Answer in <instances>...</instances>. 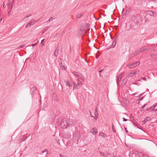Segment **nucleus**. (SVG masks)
<instances>
[{"label":"nucleus","instance_id":"nucleus-55","mask_svg":"<svg viewBox=\"0 0 157 157\" xmlns=\"http://www.w3.org/2000/svg\"><path fill=\"white\" fill-rule=\"evenodd\" d=\"M151 1H153L155 2H157V0H151Z\"/></svg>","mask_w":157,"mask_h":157},{"label":"nucleus","instance_id":"nucleus-1","mask_svg":"<svg viewBox=\"0 0 157 157\" xmlns=\"http://www.w3.org/2000/svg\"><path fill=\"white\" fill-rule=\"evenodd\" d=\"M82 82L79 80L78 79L77 80V83H76L75 82H73L74 84L73 89V90L75 89H77L78 88H80L82 85Z\"/></svg>","mask_w":157,"mask_h":157},{"label":"nucleus","instance_id":"nucleus-31","mask_svg":"<svg viewBox=\"0 0 157 157\" xmlns=\"http://www.w3.org/2000/svg\"><path fill=\"white\" fill-rule=\"evenodd\" d=\"M116 44V41H114L113 42L112 44V46L113 48H114L115 47V45Z\"/></svg>","mask_w":157,"mask_h":157},{"label":"nucleus","instance_id":"nucleus-16","mask_svg":"<svg viewBox=\"0 0 157 157\" xmlns=\"http://www.w3.org/2000/svg\"><path fill=\"white\" fill-rule=\"evenodd\" d=\"M147 49V48H145V47H143L140 49L139 52H140H140H144L146 51Z\"/></svg>","mask_w":157,"mask_h":157},{"label":"nucleus","instance_id":"nucleus-8","mask_svg":"<svg viewBox=\"0 0 157 157\" xmlns=\"http://www.w3.org/2000/svg\"><path fill=\"white\" fill-rule=\"evenodd\" d=\"M156 13L152 11H147V16H155L156 15Z\"/></svg>","mask_w":157,"mask_h":157},{"label":"nucleus","instance_id":"nucleus-45","mask_svg":"<svg viewBox=\"0 0 157 157\" xmlns=\"http://www.w3.org/2000/svg\"><path fill=\"white\" fill-rule=\"evenodd\" d=\"M44 39H43V40H42L41 41V43L43 44V45L44 44H43V42L44 41Z\"/></svg>","mask_w":157,"mask_h":157},{"label":"nucleus","instance_id":"nucleus-52","mask_svg":"<svg viewBox=\"0 0 157 157\" xmlns=\"http://www.w3.org/2000/svg\"><path fill=\"white\" fill-rule=\"evenodd\" d=\"M118 40V36H117L115 40V41H116V40Z\"/></svg>","mask_w":157,"mask_h":157},{"label":"nucleus","instance_id":"nucleus-25","mask_svg":"<svg viewBox=\"0 0 157 157\" xmlns=\"http://www.w3.org/2000/svg\"><path fill=\"white\" fill-rule=\"evenodd\" d=\"M62 59L61 58H59V64L60 65H62Z\"/></svg>","mask_w":157,"mask_h":157},{"label":"nucleus","instance_id":"nucleus-63","mask_svg":"<svg viewBox=\"0 0 157 157\" xmlns=\"http://www.w3.org/2000/svg\"><path fill=\"white\" fill-rule=\"evenodd\" d=\"M7 6H8V7L10 6V3H8V4Z\"/></svg>","mask_w":157,"mask_h":157},{"label":"nucleus","instance_id":"nucleus-33","mask_svg":"<svg viewBox=\"0 0 157 157\" xmlns=\"http://www.w3.org/2000/svg\"><path fill=\"white\" fill-rule=\"evenodd\" d=\"M145 48H147L146 50L147 52H150V50L151 49H150L148 47H145Z\"/></svg>","mask_w":157,"mask_h":157},{"label":"nucleus","instance_id":"nucleus-2","mask_svg":"<svg viewBox=\"0 0 157 157\" xmlns=\"http://www.w3.org/2000/svg\"><path fill=\"white\" fill-rule=\"evenodd\" d=\"M73 74L79 80H81L82 82H83L85 79V78L83 76L81 73L74 72Z\"/></svg>","mask_w":157,"mask_h":157},{"label":"nucleus","instance_id":"nucleus-64","mask_svg":"<svg viewBox=\"0 0 157 157\" xmlns=\"http://www.w3.org/2000/svg\"><path fill=\"white\" fill-rule=\"evenodd\" d=\"M60 52H62V48L61 47V48H60Z\"/></svg>","mask_w":157,"mask_h":157},{"label":"nucleus","instance_id":"nucleus-21","mask_svg":"<svg viewBox=\"0 0 157 157\" xmlns=\"http://www.w3.org/2000/svg\"><path fill=\"white\" fill-rule=\"evenodd\" d=\"M147 105V104H145L141 107L140 109L141 111L144 110V108Z\"/></svg>","mask_w":157,"mask_h":157},{"label":"nucleus","instance_id":"nucleus-22","mask_svg":"<svg viewBox=\"0 0 157 157\" xmlns=\"http://www.w3.org/2000/svg\"><path fill=\"white\" fill-rule=\"evenodd\" d=\"M124 9H123V10H122V14H123V15H124V14H125V15H127V14H128V13H129V11H128V10H127L126 11V12L125 13H123V12H124Z\"/></svg>","mask_w":157,"mask_h":157},{"label":"nucleus","instance_id":"nucleus-60","mask_svg":"<svg viewBox=\"0 0 157 157\" xmlns=\"http://www.w3.org/2000/svg\"><path fill=\"white\" fill-rule=\"evenodd\" d=\"M90 117H94V116H93L92 115V114H90Z\"/></svg>","mask_w":157,"mask_h":157},{"label":"nucleus","instance_id":"nucleus-7","mask_svg":"<svg viewBox=\"0 0 157 157\" xmlns=\"http://www.w3.org/2000/svg\"><path fill=\"white\" fill-rule=\"evenodd\" d=\"M30 91L31 93V94H33V92L34 91H35L36 89V87L33 84H31L30 85Z\"/></svg>","mask_w":157,"mask_h":157},{"label":"nucleus","instance_id":"nucleus-48","mask_svg":"<svg viewBox=\"0 0 157 157\" xmlns=\"http://www.w3.org/2000/svg\"><path fill=\"white\" fill-rule=\"evenodd\" d=\"M31 15H29V14H27L26 16V17H29Z\"/></svg>","mask_w":157,"mask_h":157},{"label":"nucleus","instance_id":"nucleus-35","mask_svg":"<svg viewBox=\"0 0 157 157\" xmlns=\"http://www.w3.org/2000/svg\"><path fill=\"white\" fill-rule=\"evenodd\" d=\"M100 155L102 156H104V157H106V156H107V154L105 155V154H104V153H102L101 152H100Z\"/></svg>","mask_w":157,"mask_h":157},{"label":"nucleus","instance_id":"nucleus-23","mask_svg":"<svg viewBox=\"0 0 157 157\" xmlns=\"http://www.w3.org/2000/svg\"><path fill=\"white\" fill-rule=\"evenodd\" d=\"M140 53V52H139V51H136L134 53V56H136L138 55Z\"/></svg>","mask_w":157,"mask_h":157},{"label":"nucleus","instance_id":"nucleus-58","mask_svg":"<svg viewBox=\"0 0 157 157\" xmlns=\"http://www.w3.org/2000/svg\"><path fill=\"white\" fill-rule=\"evenodd\" d=\"M136 93H133V94H132V95H136Z\"/></svg>","mask_w":157,"mask_h":157},{"label":"nucleus","instance_id":"nucleus-20","mask_svg":"<svg viewBox=\"0 0 157 157\" xmlns=\"http://www.w3.org/2000/svg\"><path fill=\"white\" fill-rule=\"evenodd\" d=\"M147 105V104H145L141 107L140 109L141 111L144 110V108Z\"/></svg>","mask_w":157,"mask_h":157},{"label":"nucleus","instance_id":"nucleus-30","mask_svg":"<svg viewBox=\"0 0 157 157\" xmlns=\"http://www.w3.org/2000/svg\"><path fill=\"white\" fill-rule=\"evenodd\" d=\"M60 67H61V68L63 70H65L66 69V68L64 66L62 65H60Z\"/></svg>","mask_w":157,"mask_h":157},{"label":"nucleus","instance_id":"nucleus-46","mask_svg":"<svg viewBox=\"0 0 157 157\" xmlns=\"http://www.w3.org/2000/svg\"><path fill=\"white\" fill-rule=\"evenodd\" d=\"M155 54H150V56L151 57H152L153 56H155Z\"/></svg>","mask_w":157,"mask_h":157},{"label":"nucleus","instance_id":"nucleus-6","mask_svg":"<svg viewBox=\"0 0 157 157\" xmlns=\"http://www.w3.org/2000/svg\"><path fill=\"white\" fill-rule=\"evenodd\" d=\"M80 136V133L79 131H75L73 135L74 138L75 139L78 140Z\"/></svg>","mask_w":157,"mask_h":157},{"label":"nucleus","instance_id":"nucleus-27","mask_svg":"<svg viewBox=\"0 0 157 157\" xmlns=\"http://www.w3.org/2000/svg\"><path fill=\"white\" fill-rule=\"evenodd\" d=\"M132 122L133 123V124L135 126H137L138 124H137L136 122V121H135V120L132 121Z\"/></svg>","mask_w":157,"mask_h":157},{"label":"nucleus","instance_id":"nucleus-62","mask_svg":"<svg viewBox=\"0 0 157 157\" xmlns=\"http://www.w3.org/2000/svg\"><path fill=\"white\" fill-rule=\"evenodd\" d=\"M10 11H9L8 12V15L9 16V15H10Z\"/></svg>","mask_w":157,"mask_h":157},{"label":"nucleus","instance_id":"nucleus-49","mask_svg":"<svg viewBox=\"0 0 157 157\" xmlns=\"http://www.w3.org/2000/svg\"><path fill=\"white\" fill-rule=\"evenodd\" d=\"M13 4H11V8H10L11 10H12L13 7Z\"/></svg>","mask_w":157,"mask_h":157},{"label":"nucleus","instance_id":"nucleus-29","mask_svg":"<svg viewBox=\"0 0 157 157\" xmlns=\"http://www.w3.org/2000/svg\"><path fill=\"white\" fill-rule=\"evenodd\" d=\"M112 128L113 130V131L114 132H116V130L114 128V126L113 124H112Z\"/></svg>","mask_w":157,"mask_h":157},{"label":"nucleus","instance_id":"nucleus-32","mask_svg":"<svg viewBox=\"0 0 157 157\" xmlns=\"http://www.w3.org/2000/svg\"><path fill=\"white\" fill-rule=\"evenodd\" d=\"M145 22H147L149 21L148 20V16H147V15H146L145 17Z\"/></svg>","mask_w":157,"mask_h":157},{"label":"nucleus","instance_id":"nucleus-50","mask_svg":"<svg viewBox=\"0 0 157 157\" xmlns=\"http://www.w3.org/2000/svg\"><path fill=\"white\" fill-rule=\"evenodd\" d=\"M131 56L132 57H134L135 56H134V53L132 54L131 55Z\"/></svg>","mask_w":157,"mask_h":157},{"label":"nucleus","instance_id":"nucleus-3","mask_svg":"<svg viewBox=\"0 0 157 157\" xmlns=\"http://www.w3.org/2000/svg\"><path fill=\"white\" fill-rule=\"evenodd\" d=\"M61 120L62 121L60 123V124L61 125V127L62 128H66L67 127H68V121H67V120H66L65 121H63V120H62V119L61 118L57 119V121H59V120L61 121Z\"/></svg>","mask_w":157,"mask_h":157},{"label":"nucleus","instance_id":"nucleus-5","mask_svg":"<svg viewBox=\"0 0 157 157\" xmlns=\"http://www.w3.org/2000/svg\"><path fill=\"white\" fill-rule=\"evenodd\" d=\"M140 63V61L137 62L135 63H133L127 65V66L129 68H132L134 67H136L137 66L139 65Z\"/></svg>","mask_w":157,"mask_h":157},{"label":"nucleus","instance_id":"nucleus-44","mask_svg":"<svg viewBox=\"0 0 157 157\" xmlns=\"http://www.w3.org/2000/svg\"><path fill=\"white\" fill-rule=\"evenodd\" d=\"M123 121H128V120L127 119L125 118L124 117H123Z\"/></svg>","mask_w":157,"mask_h":157},{"label":"nucleus","instance_id":"nucleus-24","mask_svg":"<svg viewBox=\"0 0 157 157\" xmlns=\"http://www.w3.org/2000/svg\"><path fill=\"white\" fill-rule=\"evenodd\" d=\"M105 135L104 133L103 132H100L99 134V136H101L103 138H104L105 137Z\"/></svg>","mask_w":157,"mask_h":157},{"label":"nucleus","instance_id":"nucleus-15","mask_svg":"<svg viewBox=\"0 0 157 157\" xmlns=\"http://www.w3.org/2000/svg\"><path fill=\"white\" fill-rule=\"evenodd\" d=\"M157 105V103L155 105H153L152 106L149 107L148 109H146L145 111H149V109L150 110H154L155 108L156 107V105Z\"/></svg>","mask_w":157,"mask_h":157},{"label":"nucleus","instance_id":"nucleus-61","mask_svg":"<svg viewBox=\"0 0 157 157\" xmlns=\"http://www.w3.org/2000/svg\"><path fill=\"white\" fill-rule=\"evenodd\" d=\"M109 154V153L108 152H106V155L107 154V155Z\"/></svg>","mask_w":157,"mask_h":157},{"label":"nucleus","instance_id":"nucleus-51","mask_svg":"<svg viewBox=\"0 0 157 157\" xmlns=\"http://www.w3.org/2000/svg\"><path fill=\"white\" fill-rule=\"evenodd\" d=\"M143 99V97H142V98H140V99H139V101H142Z\"/></svg>","mask_w":157,"mask_h":157},{"label":"nucleus","instance_id":"nucleus-9","mask_svg":"<svg viewBox=\"0 0 157 157\" xmlns=\"http://www.w3.org/2000/svg\"><path fill=\"white\" fill-rule=\"evenodd\" d=\"M64 82L65 83L66 86H68L69 87V89L71 90L72 87V85L68 81H65Z\"/></svg>","mask_w":157,"mask_h":157},{"label":"nucleus","instance_id":"nucleus-36","mask_svg":"<svg viewBox=\"0 0 157 157\" xmlns=\"http://www.w3.org/2000/svg\"><path fill=\"white\" fill-rule=\"evenodd\" d=\"M55 18H53L52 17H50V18L47 21V22H48L49 21H52L53 19H54Z\"/></svg>","mask_w":157,"mask_h":157},{"label":"nucleus","instance_id":"nucleus-19","mask_svg":"<svg viewBox=\"0 0 157 157\" xmlns=\"http://www.w3.org/2000/svg\"><path fill=\"white\" fill-rule=\"evenodd\" d=\"M127 82V79L126 78L122 80L121 85H125Z\"/></svg>","mask_w":157,"mask_h":157},{"label":"nucleus","instance_id":"nucleus-57","mask_svg":"<svg viewBox=\"0 0 157 157\" xmlns=\"http://www.w3.org/2000/svg\"><path fill=\"white\" fill-rule=\"evenodd\" d=\"M14 0H13L12 2V4H13H13L14 3Z\"/></svg>","mask_w":157,"mask_h":157},{"label":"nucleus","instance_id":"nucleus-56","mask_svg":"<svg viewBox=\"0 0 157 157\" xmlns=\"http://www.w3.org/2000/svg\"><path fill=\"white\" fill-rule=\"evenodd\" d=\"M102 71H103L102 70H101L99 71V73H100L101 72H102Z\"/></svg>","mask_w":157,"mask_h":157},{"label":"nucleus","instance_id":"nucleus-14","mask_svg":"<svg viewBox=\"0 0 157 157\" xmlns=\"http://www.w3.org/2000/svg\"><path fill=\"white\" fill-rule=\"evenodd\" d=\"M151 120V118L148 117H147L144 119V120L143 121H142V123L143 124H145L146 123V122L148 121H150Z\"/></svg>","mask_w":157,"mask_h":157},{"label":"nucleus","instance_id":"nucleus-12","mask_svg":"<svg viewBox=\"0 0 157 157\" xmlns=\"http://www.w3.org/2000/svg\"><path fill=\"white\" fill-rule=\"evenodd\" d=\"M67 125L68 126L70 125H72L74 124V122L73 120L72 119H69V120H67Z\"/></svg>","mask_w":157,"mask_h":157},{"label":"nucleus","instance_id":"nucleus-37","mask_svg":"<svg viewBox=\"0 0 157 157\" xmlns=\"http://www.w3.org/2000/svg\"><path fill=\"white\" fill-rule=\"evenodd\" d=\"M31 25V24L30 22H29V23H28L27 24V25H26V27H30Z\"/></svg>","mask_w":157,"mask_h":157},{"label":"nucleus","instance_id":"nucleus-43","mask_svg":"<svg viewBox=\"0 0 157 157\" xmlns=\"http://www.w3.org/2000/svg\"><path fill=\"white\" fill-rule=\"evenodd\" d=\"M25 46V45H21L19 47V48H22Z\"/></svg>","mask_w":157,"mask_h":157},{"label":"nucleus","instance_id":"nucleus-42","mask_svg":"<svg viewBox=\"0 0 157 157\" xmlns=\"http://www.w3.org/2000/svg\"><path fill=\"white\" fill-rule=\"evenodd\" d=\"M38 41H37V42H36L34 44H32L31 46H36L38 44Z\"/></svg>","mask_w":157,"mask_h":157},{"label":"nucleus","instance_id":"nucleus-10","mask_svg":"<svg viewBox=\"0 0 157 157\" xmlns=\"http://www.w3.org/2000/svg\"><path fill=\"white\" fill-rule=\"evenodd\" d=\"M97 132V129L96 128H92L90 131V132L94 135L96 134Z\"/></svg>","mask_w":157,"mask_h":157},{"label":"nucleus","instance_id":"nucleus-47","mask_svg":"<svg viewBox=\"0 0 157 157\" xmlns=\"http://www.w3.org/2000/svg\"><path fill=\"white\" fill-rule=\"evenodd\" d=\"M124 129L125 130V132H127V133H128V130H127V128H125V127H124Z\"/></svg>","mask_w":157,"mask_h":157},{"label":"nucleus","instance_id":"nucleus-26","mask_svg":"<svg viewBox=\"0 0 157 157\" xmlns=\"http://www.w3.org/2000/svg\"><path fill=\"white\" fill-rule=\"evenodd\" d=\"M36 22V21H35V20H34L33 19V20H32L30 22V23L31 24V25H33L34 24V23L35 22Z\"/></svg>","mask_w":157,"mask_h":157},{"label":"nucleus","instance_id":"nucleus-13","mask_svg":"<svg viewBox=\"0 0 157 157\" xmlns=\"http://www.w3.org/2000/svg\"><path fill=\"white\" fill-rule=\"evenodd\" d=\"M94 115H95V117L94 119L95 120H96L98 116V110H97V108H96L95 111L94 112Z\"/></svg>","mask_w":157,"mask_h":157},{"label":"nucleus","instance_id":"nucleus-18","mask_svg":"<svg viewBox=\"0 0 157 157\" xmlns=\"http://www.w3.org/2000/svg\"><path fill=\"white\" fill-rule=\"evenodd\" d=\"M123 75L121 74V75H120L117 78V84H119V82L118 81L120 80L121 79L122 76H123Z\"/></svg>","mask_w":157,"mask_h":157},{"label":"nucleus","instance_id":"nucleus-11","mask_svg":"<svg viewBox=\"0 0 157 157\" xmlns=\"http://www.w3.org/2000/svg\"><path fill=\"white\" fill-rule=\"evenodd\" d=\"M59 46H58L56 47V49L54 52V55L55 56H56L58 55V52L59 50Z\"/></svg>","mask_w":157,"mask_h":157},{"label":"nucleus","instance_id":"nucleus-4","mask_svg":"<svg viewBox=\"0 0 157 157\" xmlns=\"http://www.w3.org/2000/svg\"><path fill=\"white\" fill-rule=\"evenodd\" d=\"M131 18L134 22H137V21L140 18V16L139 14H136V15H131Z\"/></svg>","mask_w":157,"mask_h":157},{"label":"nucleus","instance_id":"nucleus-38","mask_svg":"<svg viewBox=\"0 0 157 157\" xmlns=\"http://www.w3.org/2000/svg\"><path fill=\"white\" fill-rule=\"evenodd\" d=\"M137 128L143 130V129H142V127H141V126H140V125H138V126H137Z\"/></svg>","mask_w":157,"mask_h":157},{"label":"nucleus","instance_id":"nucleus-41","mask_svg":"<svg viewBox=\"0 0 157 157\" xmlns=\"http://www.w3.org/2000/svg\"><path fill=\"white\" fill-rule=\"evenodd\" d=\"M141 157H149L147 155H142Z\"/></svg>","mask_w":157,"mask_h":157},{"label":"nucleus","instance_id":"nucleus-53","mask_svg":"<svg viewBox=\"0 0 157 157\" xmlns=\"http://www.w3.org/2000/svg\"><path fill=\"white\" fill-rule=\"evenodd\" d=\"M59 156L60 157H63V156H65V155H61V154H60Z\"/></svg>","mask_w":157,"mask_h":157},{"label":"nucleus","instance_id":"nucleus-54","mask_svg":"<svg viewBox=\"0 0 157 157\" xmlns=\"http://www.w3.org/2000/svg\"><path fill=\"white\" fill-rule=\"evenodd\" d=\"M127 100L126 99V98H123V101H127Z\"/></svg>","mask_w":157,"mask_h":157},{"label":"nucleus","instance_id":"nucleus-40","mask_svg":"<svg viewBox=\"0 0 157 157\" xmlns=\"http://www.w3.org/2000/svg\"><path fill=\"white\" fill-rule=\"evenodd\" d=\"M141 79H143L144 81H146L147 80V78L146 77H141Z\"/></svg>","mask_w":157,"mask_h":157},{"label":"nucleus","instance_id":"nucleus-59","mask_svg":"<svg viewBox=\"0 0 157 157\" xmlns=\"http://www.w3.org/2000/svg\"><path fill=\"white\" fill-rule=\"evenodd\" d=\"M141 96L142 95L139 94V95L138 96V97H139V98H140Z\"/></svg>","mask_w":157,"mask_h":157},{"label":"nucleus","instance_id":"nucleus-28","mask_svg":"<svg viewBox=\"0 0 157 157\" xmlns=\"http://www.w3.org/2000/svg\"><path fill=\"white\" fill-rule=\"evenodd\" d=\"M136 74V73L135 72H134L133 73H130L129 74V75L130 76H132L134 75H135Z\"/></svg>","mask_w":157,"mask_h":157},{"label":"nucleus","instance_id":"nucleus-17","mask_svg":"<svg viewBox=\"0 0 157 157\" xmlns=\"http://www.w3.org/2000/svg\"><path fill=\"white\" fill-rule=\"evenodd\" d=\"M83 14L82 13H78L76 16L75 19L80 18L82 16Z\"/></svg>","mask_w":157,"mask_h":157},{"label":"nucleus","instance_id":"nucleus-34","mask_svg":"<svg viewBox=\"0 0 157 157\" xmlns=\"http://www.w3.org/2000/svg\"><path fill=\"white\" fill-rule=\"evenodd\" d=\"M48 29V27L45 28L42 31L43 33H44L45 31H47Z\"/></svg>","mask_w":157,"mask_h":157},{"label":"nucleus","instance_id":"nucleus-39","mask_svg":"<svg viewBox=\"0 0 157 157\" xmlns=\"http://www.w3.org/2000/svg\"><path fill=\"white\" fill-rule=\"evenodd\" d=\"M133 84H134L136 85H137L138 86H139L140 85V84L138 82H133Z\"/></svg>","mask_w":157,"mask_h":157}]
</instances>
